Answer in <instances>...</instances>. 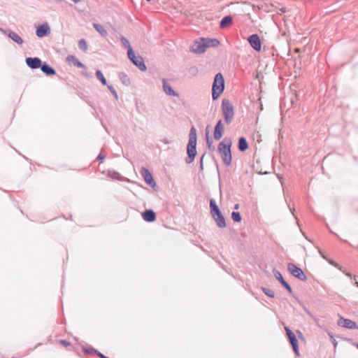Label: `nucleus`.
<instances>
[{"label": "nucleus", "mask_w": 358, "mask_h": 358, "mask_svg": "<svg viewBox=\"0 0 358 358\" xmlns=\"http://www.w3.org/2000/svg\"><path fill=\"white\" fill-rule=\"evenodd\" d=\"M108 175L113 179L120 180L121 178L120 174L115 171H109Z\"/></svg>", "instance_id": "nucleus-32"}, {"label": "nucleus", "mask_w": 358, "mask_h": 358, "mask_svg": "<svg viewBox=\"0 0 358 358\" xmlns=\"http://www.w3.org/2000/svg\"><path fill=\"white\" fill-rule=\"evenodd\" d=\"M248 143L247 142V140L245 137L242 136L239 138L238 142V149L241 152H245L248 149Z\"/></svg>", "instance_id": "nucleus-23"}, {"label": "nucleus", "mask_w": 358, "mask_h": 358, "mask_svg": "<svg viewBox=\"0 0 358 358\" xmlns=\"http://www.w3.org/2000/svg\"><path fill=\"white\" fill-rule=\"evenodd\" d=\"M273 275L275 276V278L279 281V282L281 284V285L289 293V294H292V288L291 287V286L285 280V279L283 278L281 273L276 270V269H273Z\"/></svg>", "instance_id": "nucleus-13"}, {"label": "nucleus", "mask_w": 358, "mask_h": 358, "mask_svg": "<svg viewBox=\"0 0 358 358\" xmlns=\"http://www.w3.org/2000/svg\"><path fill=\"white\" fill-rule=\"evenodd\" d=\"M161 141H162V142H163V143H165V144H169V143H170L169 140H168L167 138L162 139V140H161Z\"/></svg>", "instance_id": "nucleus-41"}, {"label": "nucleus", "mask_w": 358, "mask_h": 358, "mask_svg": "<svg viewBox=\"0 0 358 358\" xmlns=\"http://www.w3.org/2000/svg\"><path fill=\"white\" fill-rule=\"evenodd\" d=\"M224 90V80L221 73H217L214 78L212 86L213 100H217Z\"/></svg>", "instance_id": "nucleus-4"}, {"label": "nucleus", "mask_w": 358, "mask_h": 358, "mask_svg": "<svg viewBox=\"0 0 358 358\" xmlns=\"http://www.w3.org/2000/svg\"><path fill=\"white\" fill-rule=\"evenodd\" d=\"M102 358H109V357L104 355Z\"/></svg>", "instance_id": "nucleus-51"}, {"label": "nucleus", "mask_w": 358, "mask_h": 358, "mask_svg": "<svg viewBox=\"0 0 358 358\" xmlns=\"http://www.w3.org/2000/svg\"><path fill=\"white\" fill-rule=\"evenodd\" d=\"M79 48L85 52L87 50V41L85 39H80L78 43Z\"/></svg>", "instance_id": "nucleus-29"}, {"label": "nucleus", "mask_w": 358, "mask_h": 358, "mask_svg": "<svg viewBox=\"0 0 358 358\" xmlns=\"http://www.w3.org/2000/svg\"><path fill=\"white\" fill-rule=\"evenodd\" d=\"M27 65L31 69H36L41 66V60L38 57H27L25 59Z\"/></svg>", "instance_id": "nucleus-16"}, {"label": "nucleus", "mask_w": 358, "mask_h": 358, "mask_svg": "<svg viewBox=\"0 0 358 358\" xmlns=\"http://www.w3.org/2000/svg\"><path fill=\"white\" fill-rule=\"evenodd\" d=\"M337 324L340 327H345L349 329H358L357 323L350 319H345L340 316Z\"/></svg>", "instance_id": "nucleus-11"}, {"label": "nucleus", "mask_w": 358, "mask_h": 358, "mask_svg": "<svg viewBox=\"0 0 358 358\" xmlns=\"http://www.w3.org/2000/svg\"><path fill=\"white\" fill-rule=\"evenodd\" d=\"M55 1H58V2H59V1H61L62 0H55Z\"/></svg>", "instance_id": "nucleus-52"}, {"label": "nucleus", "mask_w": 358, "mask_h": 358, "mask_svg": "<svg viewBox=\"0 0 358 358\" xmlns=\"http://www.w3.org/2000/svg\"><path fill=\"white\" fill-rule=\"evenodd\" d=\"M285 330L286 331V334L287 336L289 342L292 345L293 350L296 356H299V342L293 331L289 329V328L285 327Z\"/></svg>", "instance_id": "nucleus-8"}, {"label": "nucleus", "mask_w": 358, "mask_h": 358, "mask_svg": "<svg viewBox=\"0 0 358 358\" xmlns=\"http://www.w3.org/2000/svg\"><path fill=\"white\" fill-rule=\"evenodd\" d=\"M206 144H207L208 148L210 151L215 150V146L213 145V141L210 139V138L208 136V132H206Z\"/></svg>", "instance_id": "nucleus-31"}, {"label": "nucleus", "mask_w": 358, "mask_h": 358, "mask_svg": "<svg viewBox=\"0 0 358 358\" xmlns=\"http://www.w3.org/2000/svg\"><path fill=\"white\" fill-rule=\"evenodd\" d=\"M298 334H299L300 337L303 338V334L301 331H298Z\"/></svg>", "instance_id": "nucleus-48"}, {"label": "nucleus", "mask_w": 358, "mask_h": 358, "mask_svg": "<svg viewBox=\"0 0 358 358\" xmlns=\"http://www.w3.org/2000/svg\"><path fill=\"white\" fill-rule=\"evenodd\" d=\"M224 131V127L222 124L221 120L217 121V124L215 126L213 137L216 141H219L222 137L223 133Z\"/></svg>", "instance_id": "nucleus-14"}, {"label": "nucleus", "mask_w": 358, "mask_h": 358, "mask_svg": "<svg viewBox=\"0 0 358 358\" xmlns=\"http://www.w3.org/2000/svg\"><path fill=\"white\" fill-rule=\"evenodd\" d=\"M248 41L250 46L256 51H260L262 48V43L259 36L257 34H252L248 38Z\"/></svg>", "instance_id": "nucleus-12"}, {"label": "nucleus", "mask_w": 358, "mask_h": 358, "mask_svg": "<svg viewBox=\"0 0 358 358\" xmlns=\"http://www.w3.org/2000/svg\"><path fill=\"white\" fill-rule=\"evenodd\" d=\"M59 342H60V343H61L62 345H64V346H65V347H67V346L70 345V343H69V342H68V341H66V340H60V341H59Z\"/></svg>", "instance_id": "nucleus-39"}, {"label": "nucleus", "mask_w": 358, "mask_h": 358, "mask_svg": "<svg viewBox=\"0 0 358 358\" xmlns=\"http://www.w3.org/2000/svg\"><path fill=\"white\" fill-rule=\"evenodd\" d=\"M94 28L96 29V31L103 38L107 37L108 36V31L104 28L103 25L99 23H93L92 24Z\"/></svg>", "instance_id": "nucleus-24"}, {"label": "nucleus", "mask_w": 358, "mask_h": 358, "mask_svg": "<svg viewBox=\"0 0 358 358\" xmlns=\"http://www.w3.org/2000/svg\"><path fill=\"white\" fill-rule=\"evenodd\" d=\"M96 76L101 81L102 85H107L106 79L105 78L103 73L100 70H97L96 71Z\"/></svg>", "instance_id": "nucleus-26"}, {"label": "nucleus", "mask_w": 358, "mask_h": 358, "mask_svg": "<svg viewBox=\"0 0 358 358\" xmlns=\"http://www.w3.org/2000/svg\"><path fill=\"white\" fill-rule=\"evenodd\" d=\"M92 353L96 354L100 358H102L104 356V355H103L101 352L97 351L96 350H95L91 347V354H92Z\"/></svg>", "instance_id": "nucleus-37"}, {"label": "nucleus", "mask_w": 358, "mask_h": 358, "mask_svg": "<svg viewBox=\"0 0 358 358\" xmlns=\"http://www.w3.org/2000/svg\"><path fill=\"white\" fill-rule=\"evenodd\" d=\"M102 358H109V357L104 355Z\"/></svg>", "instance_id": "nucleus-49"}, {"label": "nucleus", "mask_w": 358, "mask_h": 358, "mask_svg": "<svg viewBox=\"0 0 358 358\" xmlns=\"http://www.w3.org/2000/svg\"><path fill=\"white\" fill-rule=\"evenodd\" d=\"M120 41L122 42V46H124L126 48H127V50H129V48H132L131 45H130V43H129V40L127 38H126L124 36H120Z\"/></svg>", "instance_id": "nucleus-28"}, {"label": "nucleus", "mask_w": 358, "mask_h": 358, "mask_svg": "<svg viewBox=\"0 0 358 358\" xmlns=\"http://www.w3.org/2000/svg\"><path fill=\"white\" fill-rule=\"evenodd\" d=\"M83 350L85 351V353L90 354V348H84Z\"/></svg>", "instance_id": "nucleus-42"}, {"label": "nucleus", "mask_w": 358, "mask_h": 358, "mask_svg": "<svg viewBox=\"0 0 358 358\" xmlns=\"http://www.w3.org/2000/svg\"><path fill=\"white\" fill-rule=\"evenodd\" d=\"M188 72L190 75L195 76L198 74L199 70L196 66H193L188 69Z\"/></svg>", "instance_id": "nucleus-33"}, {"label": "nucleus", "mask_w": 358, "mask_h": 358, "mask_svg": "<svg viewBox=\"0 0 358 358\" xmlns=\"http://www.w3.org/2000/svg\"><path fill=\"white\" fill-rule=\"evenodd\" d=\"M204 41H205V45H206V48H209V47H213V48H215V47H217L219 45H220V41L217 38H204Z\"/></svg>", "instance_id": "nucleus-25"}, {"label": "nucleus", "mask_w": 358, "mask_h": 358, "mask_svg": "<svg viewBox=\"0 0 358 358\" xmlns=\"http://www.w3.org/2000/svg\"><path fill=\"white\" fill-rule=\"evenodd\" d=\"M329 263L332 265L337 266V264L335 263L334 261H329Z\"/></svg>", "instance_id": "nucleus-46"}, {"label": "nucleus", "mask_w": 358, "mask_h": 358, "mask_svg": "<svg viewBox=\"0 0 358 358\" xmlns=\"http://www.w3.org/2000/svg\"><path fill=\"white\" fill-rule=\"evenodd\" d=\"M120 78H121L122 83H124V84H127V83H129V78L124 73L122 74Z\"/></svg>", "instance_id": "nucleus-36"}, {"label": "nucleus", "mask_w": 358, "mask_h": 358, "mask_svg": "<svg viewBox=\"0 0 358 358\" xmlns=\"http://www.w3.org/2000/svg\"><path fill=\"white\" fill-rule=\"evenodd\" d=\"M262 292L268 296L273 298L275 296V293L272 289H268L266 287H262Z\"/></svg>", "instance_id": "nucleus-30"}, {"label": "nucleus", "mask_w": 358, "mask_h": 358, "mask_svg": "<svg viewBox=\"0 0 358 358\" xmlns=\"http://www.w3.org/2000/svg\"><path fill=\"white\" fill-rule=\"evenodd\" d=\"M106 158V155H103L102 152H100L99 155L96 157V160L99 161L100 163H102Z\"/></svg>", "instance_id": "nucleus-35"}, {"label": "nucleus", "mask_w": 358, "mask_h": 358, "mask_svg": "<svg viewBox=\"0 0 358 358\" xmlns=\"http://www.w3.org/2000/svg\"><path fill=\"white\" fill-rule=\"evenodd\" d=\"M232 141L231 138L225 137L222 141H221L217 147L218 152L222 158L223 163L229 166L231 164L232 155H231V148Z\"/></svg>", "instance_id": "nucleus-1"}, {"label": "nucleus", "mask_w": 358, "mask_h": 358, "mask_svg": "<svg viewBox=\"0 0 358 358\" xmlns=\"http://www.w3.org/2000/svg\"><path fill=\"white\" fill-rule=\"evenodd\" d=\"M222 111L226 124H229L231 123L235 113L234 108L229 100L224 99L222 101Z\"/></svg>", "instance_id": "nucleus-5"}, {"label": "nucleus", "mask_w": 358, "mask_h": 358, "mask_svg": "<svg viewBox=\"0 0 358 358\" xmlns=\"http://www.w3.org/2000/svg\"><path fill=\"white\" fill-rule=\"evenodd\" d=\"M41 70L43 73L48 76H53L55 75L56 71L46 62L41 64V66L40 67Z\"/></svg>", "instance_id": "nucleus-21"}, {"label": "nucleus", "mask_w": 358, "mask_h": 358, "mask_svg": "<svg viewBox=\"0 0 358 358\" xmlns=\"http://www.w3.org/2000/svg\"><path fill=\"white\" fill-rule=\"evenodd\" d=\"M162 83L163 90L166 94L173 96H178V94L172 88L169 84L167 83L166 79H163Z\"/></svg>", "instance_id": "nucleus-19"}, {"label": "nucleus", "mask_w": 358, "mask_h": 358, "mask_svg": "<svg viewBox=\"0 0 358 358\" xmlns=\"http://www.w3.org/2000/svg\"><path fill=\"white\" fill-rule=\"evenodd\" d=\"M141 174L144 178L146 184L150 187L155 188L157 185L150 171L148 169L142 167L141 170Z\"/></svg>", "instance_id": "nucleus-9"}, {"label": "nucleus", "mask_w": 358, "mask_h": 358, "mask_svg": "<svg viewBox=\"0 0 358 358\" xmlns=\"http://www.w3.org/2000/svg\"><path fill=\"white\" fill-rule=\"evenodd\" d=\"M319 252L324 259H327V257L324 256V255L322 253L321 250H320Z\"/></svg>", "instance_id": "nucleus-43"}, {"label": "nucleus", "mask_w": 358, "mask_h": 358, "mask_svg": "<svg viewBox=\"0 0 358 358\" xmlns=\"http://www.w3.org/2000/svg\"><path fill=\"white\" fill-rule=\"evenodd\" d=\"M233 24V17L231 15L224 16L220 22V27L225 29L230 27Z\"/></svg>", "instance_id": "nucleus-22"}, {"label": "nucleus", "mask_w": 358, "mask_h": 358, "mask_svg": "<svg viewBox=\"0 0 358 358\" xmlns=\"http://www.w3.org/2000/svg\"><path fill=\"white\" fill-rule=\"evenodd\" d=\"M328 334H329V336H330V338L331 339V342H332L334 348H336V345H337V342H336V339L334 338L333 335L331 333H329Z\"/></svg>", "instance_id": "nucleus-38"}, {"label": "nucleus", "mask_w": 358, "mask_h": 358, "mask_svg": "<svg viewBox=\"0 0 358 358\" xmlns=\"http://www.w3.org/2000/svg\"><path fill=\"white\" fill-rule=\"evenodd\" d=\"M280 11L282 13H285L287 11V9H286V8H280Z\"/></svg>", "instance_id": "nucleus-44"}, {"label": "nucleus", "mask_w": 358, "mask_h": 358, "mask_svg": "<svg viewBox=\"0 0 358 358\" xmlns=\"http://www.w3.org/2000/svg\"><path fill=\"white\" fill-rule=\"evenodd\" d=\"M210 215L213 220H215L217 226L219 228H224L227 226L225 217L222 214V212L217 205L215 199H210Z\"/></svg>", "instance_id": "nucleus-3"}, {"label": "nucleus", "mask_w": 358, "mask_h": 358, "mask_svg": "<svg viewBox=\"0 0 358 358\" xmlns=\"http://www.w3.org/2000/svg\"><path fill=\"white\" fill-rule=\"evenodd\" d=\"M108 89L110 90V92L113 95L114 98L117 100L118 99V95L115 90V89L112 85H108Z\"/></svg>", "instance_id": "nucleus-34"}, {"label": "nucleus", "mask_w": 358, "mask_h": 358, "mask_svg": "<svg viewBox=\"0 0 358 358\" xmlns=\"http://www.w3.org/2000/svg\"><path fill=\"white\" fill-rule=\"evenodd\" d=\"M66 62L70 64L75 66H77L78 68L85 69V66L81 63L75 56L73 55H69L66 57Z\"/></svg>", "instance_id": "nucleus-20"}, {"label": "nucleus", "mask_w": 358, "mask_h": 358, "mask_svg": "<svg viewBox=\"0 0 358 358\" xmlns=\"http://www.w3.org/2000/svg\"><path fill=\"white\" fill-rule=\"evenodd\" d=\"M4 34L18 45H22L24 43L23 39L15 31L7 30L4 31Z\"/></svg>", "instance_id": "nucleus-18"}, {"label": "nucleus", "mask_w": 358, "mask_h": 358, "mask_svg": "<svg viewBox=\"0 0 358 358\" xmlns=\"http://www.w3.org/2000/svg\"><path fill=\"white\" fill-rule=\"evenodd\" d=\"M142 217L148 222H152L156 220V213L152 209L145 210L142 213Z\"/></svg>", "instance_id": "nucleus-17"}, {"label": "nucleus", "mask_w": 358, "mask_h": 358, "mask_svg": "<svg viewBox=\"0 0 358 358\" xmlns=\"http://www.w3.org/2000/svg\"><path fill=\"white\" fill-rule=\"evenodd\" d=\"M356 346H357V348H358V343H357Z\"/></svg>", "instance_id": "nucleus-53"}, {"label": "nucleus", "mask_w": 358, "mask_h": 358, "mask_svg": "<svg viewBox=\"0 0 358 358\" xmlns=\"http://www.w3.org/2000/svg\"><path fill=\"white\" fill-rule=\"evenodd\" d=\"M231 219L235 222H241L242 217L239 212L238 211H233L231 213Z\"/></svg>", "instance_id": "nucleus-27"}, {"label": "nucleus", "mask_w": 358, "mask_h": 358, "mask_svg": "<svg viewBox=\"0 0 358 358\" xmlns=\"http://www.w3.org/2000/svg\"><path fill=\"white\" fill-rule=\"evenodd\" d=\"M205 157V154H203L201 159H200V169L201 170H203V158Z\"/></svg>", "instance_id": "nucleus-40"}, {"label": "nucleus", "mask_w": 358, "mask_h": 358, "mask_svg": "<svg viewBox=\"0 0 358 358\" xmlns=\"http://www.w3.org/2000/svg\"><path fill=\"white\" fill-rule=\"evenodd\" d=\"M147 1H149V2L151 1V0H147Z\"/></svg>", "instance_id": "nucleus-54"}, {"label": "nucleus", "mask_w": 358, "mask_h": 358, "mask_svg": "<svg viewBox=\"0 0 358 358\" xmlns=\"http://www.w3.org/2000/svg\"><path fill=\"white\" fill-rule=\"evenodd\" d=\"M102 358H109V357L104 355Z\"/></svg>", "instance_id": "nucleus-50"}, {"label": "nucleus", "mask_w": 358, "mask_h": 358, "mask_svg": "<svg viewBox=\"0 0 358 358\" xmlns=\"http://www.w3.org/2000/svg\"><path fill=\"white\" fill-rule=\"evenodd\" d=\"M127 55L129 60L141 71H145L147 70V66L145 64L143 58L140 55L136 56L133 48L128 50Z\"/></svg>", "instance_id": "nucleus-6"}, {"label": "nucleus", "mask_w": 358, "mask_h": 358, "mask_svg": "<svg viewBox=\"0 0 358 358\" xmlns=\"http://www.w3.org/2000/svg\"><path fill=\"white\" fill-rule=\"evenodd\" d=\"M287 269L289 272L295 278L297 279L301 280V281H306L307 280V276L306 275L303 271L298 267L296 265H295L293 263H289L287 265Z\"/></svg>", "instance_id": "nucleus-7"}, {"label": "nucleus", "mask_w": 358, "mask_h": 358, "mask_svg": "<svg viewBox=\"0 0 358 358\" xmlns=\"http://www.w3.org/2000/svg\"><path fill=\"white\" fill-rule=\"evenodd\" d=\"M196 130L192 127L189 131V141L187 146V158L186 163L190 164L194 160L196 155Z\"/></svg>", "instance_id": "nucleus-2"}, {"label": "nucleus", "mask_w": 358, "mask_h": 358, "mask_svg": "<svg viewBox=\"0 0 358 358\" xmlns=\"http://www.w3.org/2000/svg\"><path fill=\"white\" fill-rule=\"evenodd\" d=\"M206 49L204 38H200L198 41H195L191 46V51L196 54L204 52Z\"/></svg>", "instance_id": "nucleus-10"}, {"label": "nucleus", "mask_w": 358, "mask_h": 358, "mask_svg": "<svg viewBox=\"0 0 358 358\" xmlns=\"http://www.w3.org/2000/svg\"><path fill=\"white\" fill-rule=\"evenodd\" d=\"M50 27L48 23L40 25L36 31V34L38 38H42L50 34Z\"/></svg>", "instance_id": "nucleus-15"}, {"label": "nucleus", "mask_w": 358, "mask_h": 358, "mask_svg": "<svg viewBox=\"0 0 358 358\" xmlns=\"http://www.w3.org/2000/svg\"><path fill=\"white\" fill-rule=\"evenodd\" d=\"M239 208V204L236 203L234 206V209L238 210Z\"/></svg>", "instance_id": "nucleus-45"}, {"label": "nucleus", "mask_w": 358, "mask_h": 358, "mask_svg": "<svg viewBox=\"0 0 358 358\" xmlns=\"http://www.w3.org/2000/svg\"><path fill=\"white\" fill-rule=\"evenodd\" d=\"M357 276L355 277V284L357 285V286L358 287V281L357 280Z\"/></svg>", "instance_id": "nucleus-47"}]
</instances>
